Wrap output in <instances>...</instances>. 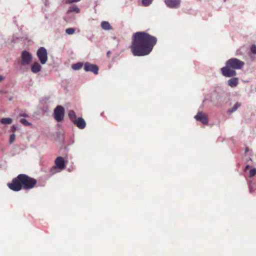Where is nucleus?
Wrapping results in <instances>:
<instances>
[{
    "mask_svg": "<svg viewBox=\"0 0 256 256\" xmlns=\"http://www.w3.org/2000/svg\"><path fill=\"white\" fill-rule=\"evenodd\" d=\"M158 42L156 36L145 32H138L133 34L130 46L135 56H144L150 54Z\"/></svg>",
    "mask_w": 256,
    "mask_h": 256,
    "instance_id": "1",
    "label": "nucleus"
},
{
    "mask_svg": "<svg viewBox=\"0 0 256 256\" xmlns=\"http://www.w3.org/2000/svg\"><path fill=\"white\" fill-rule=\"evenodd\" d=\"M37 180L26 174H20L13 179L12 183L8 184V187L14 192H20L22 190H30L34 188Z\"/></svg>",
    "mask_w": 256,
    "mask_h": 256,
    "instance_id": "2",
    "label": "nucleus"
},
{
    "mask_svg": "<svg viewBox=\"0 0 256 256\" xmlns=\"http://www.w3.org/2000/svg\"><path fill=\"white\" fill-rule=\"evenodd\" d=\"M68 117L72 122L79 129L83 130L86 127V122L82 118H78L76 112L74 110H70L68 112Z\"/></svg>",
    "mask_w": 256,
    "mask_h": 256,
    "instance_id": "3",
    "label": "nucleus"
},
{
    "mask_svg": "<svg viewBox=\"0 0 256 256\" xmlns=\"http://www.w3.org/2000/svg\"><path fill=\"white\" fill-rule=\"evenodd\" d=\"M56 166L50 169V172L54 174L65 169L66 166L64 158L62 157H58L55 160Z\"/></svg>",
    "mask_w": 256,
    "mask_h": 256,
    "instance_id": "4",
    "label": "nucleus"
},
{
    "mask_svg": "<svg viewBox=\"0 0 256 256\" xmlns=\"http://www.w3.org/2000/svg\"><path fill=\"white\" fill-rule=\"evenodd\" d=\"M226 64L234 70H241L244 65V62L236 58L230 59Z\"/></svg>",
    "mask_w": 256,
    "mask_h": 256,
    "instance_id": "5",
    "label": "nucleus"
},
{
    "mask_svg": "<svg viewBox=\"0 0 256 256\" xmlns=\"http://www.w3.org/2000/svg\"><path fill=\"white\" fill-rule=\"evenodd\" d=\"M37 56L42 64H44L47 62L48 60V52L44 48L42 47L38 49Z\"/></svg>",
    "mask_w": 256,
    "mask_h": 256,
    "instance_id": "6",
    "label": "nucleus"
},
{
    "mask_svg": "<svg viewBox=\"0 0 256 256\" xmlns=\"http://www.w3.org/2000/svg\"><path fill=\"white\" fill-rule=\"evenodd\" d=\"M54 118L58 122H62L64 119V109L60 106H58L54 112Z\"/></svg>",
    "mask_w": 256,
    "mask_h": 256,
    "instance_id": "7",
    "label": "nucleus"
},
{
    "mask_svg": "<svg viewBox=\"0 0 256 256\" xmlns=\"http://www.w3.org/2000/svg\"><path fill=\"white\" fill-rule=\"evenodd\" d=\"M221 71L222 75L226 78H232L236 75V71L226 64V66L221 69Z\"/></svg>",
    "mask_w": 256,
    "mask_h": 256,
    "instance_id": "8",
    "label": "nucleus"
},
{
    "mask_svg": "<svg viewBox=\"0 0 256 256\" xmlns=\"http://www.w3.org/2000/svg\"><path fill=\"white\" fill-rule=\"evenodd\" d=\"M22 65H26L29 64L32 62V57L30 52L24 51L22 53Z\"/></svg>",
    "mask_w": 256,
    "mask_h": 256,
    "instance_id": "9",
    "label": "nucleus"
},
{
    "mask_svg": "<svg viewBox=\"0 0 256 256\" xmlns=\"http://www.w3.org/2000/svg\"><path fill=\"white\" fill-rule=\"evenodd\" d=\"M166 5L170 8H178L180 7V0H164Z\"/></svg>",
    "mask_w": 256,
    "mask_h": 256,
    "instance_id": "10",
    "label": "nucleus"
},
{
    "mask_svg": "<svg viewBox=\"0 0 256 256\" xmlns=\"http://www.w3.org/2000/svg\"><path fill=\"white\" fill-rule=\"evenodd\" d=\"M225 92L224 88L222 86L216 87L213 94L214 95L216 96L217 100L220 102L222 100V98Z\"/></svg>",
    "mask_w": 256,
    "mask_h": 256,
    "instance_id": "11",
    "label": "nucleus"
},
{
    "mask_svg": "<svg viewBox=\"0 0 256 256\" xmlns=\"http://www.w3.org/2000/svg\"><path fill=\"white\" fill-rule=\"evenodd\" d=\"M194 118L197 121L200 122L204 124H206L208 122V116L202 112H199L197 115L194 116Z\"/></svg>",
    "mask_w": 256,
    "mask_h": 256,
    "instance_id": "12",
    "label": "nucleus"
},
{
    "mask_svg": "<svg viewBox=\"0 0 256 256\" xmlns=\"http://www.w3.org/2000/svg\"><path fill=\"white\" fill-rule=\"evenodd\" d=\"M84 70L86 72H92L96 74V66L88 62L85 64Z\"/></svg>",
    "mask_w": 256,
    "mask_h": 256,
    "instance_id": "13",
    "label": "nucleus"
},
{
    "mask_svg": "<svg viewBox=\"0 0 256 256\" xmlns=\"http://www.w3.org/2000/svg\"><path fill=\"white\" fill-rule=\"evenodd\" d=\"M228 84L231 88H234L238 84V78H231L228 80Z\"/></svg>",
    "mask_w": 256,
    "mask_h": 256,
    "instance_id": "14",
    "label": "nucleus"
},
{
    "mask_svg": "<svg viewBox=\"0 0 256 256\" xmlns=\"http://www.w3.org/2000/svg\"><path fill=\"white\" fill-rule=\"evenodd\" d=\"M42 66L38 62H34L32 67V71L34 74H36L42 70Z\"/></svg>",
    "mask_w": 256,
    "mask_h": 256,
    "instance_id": "15",
    "label": "nucleus"
},
{
    "mask_svg": "<svg viewBox=\"0 0 256 256\" xmlns=\"http://www.w3.org/2000/svg\"><path fill=\"white\" fill-rule=\"evenodd\" d=\"M101 26L102 28L104 30H113L112 27L110 26V24L108 22H102L101 24Z\"/></svg>",
    "mask_w": 256,
    "mask_h": 256,
    "instance_id": "16",
    "label": "nucleus"
},
{
    "mask_svg": "<svg viewBox=\"0 0 256 256\" xmlns=\"http://www.w3.org/2000/svg\"><path fill=\"white\" fill-rule=\"evenodd\" d=\"M242 104L239 102H237L232 108L228 110V114H232V113L236 112L238 110V108H240Z\"/></svg>",
    "mask_w": 256,
    "mask_h": 256,
    "instance_id": "17",
    "label": "nucleus"
},
{
    "mask_svg": "<svg viewBox=\"0 0 256 256\" xmlns=\"http://www.w3.org/2000/svg\"><path fill=\"white\" fill-rule=\"evenodd\" d=\"M12 122V120L10 118H4L0 120V122L3 124H10Z\"/></svg>",
    "mask_w": 256,
    "mask_h": 256,
    "instance_id": "18",
    "label": "nucleus"
},
{
    "mask_svg": "<svg viewBox=\"0 0 256 256\" xmlns=\"http://www.w3.org/2000/svg\"><path fill=\"white\" fill-rule=\"evenodd\" d=\"M84 66L83 63L82 62H78L76 64H74L72 66V68L73 70H80Z\"/></svg>",
    "mask_w": 256,
    "mask_h": 256,
    "instance_id": "19",
    "label": "nucleus"
},
{
    "mask_svg": "<svg viewBox=\"0 0 256 256\" xmlns=\"http://www.w3.org/2000/svg\"><path fill=\"white\" fill-rule=\"evenodd\" d=\"M76 12L77 14H78L80 12V10L78 6H72L70 8L68 12L70 13V12Z\"/></svg>",
    "mask_w": 256,
    "mask_h": 256,
    "instance_id": "20",
    "label": "nucleus"
},
{
    "mask_svg": "<svg viewBox=\"0 0 256 256\" xmlns=\"http://www.w3.org/2000/svg\"><path fill=\"white\" fill-rule=\"evenodd\" d=\"M154 0H142V4L144 6L147 7L150 6L153 2Z\"/></svg>",
    "mask_w": 256,
    "mask_h": 256,
    "instance_id": "21",
    "label": "nucleus"
},
{
    "mask_svg": "<svg viewBox=\"0 0 256 256\" xmlns=\"http://www.w3.org/2000/svg\"><path fill=\"white\" fill-rule=\"evenodd\" d=\"M66 33L68 35H72L74 34L75 30L73 28H67L66 31Z\"/></svg>",
    "mask_w": 256,
    "mask_h": 256,
    "instance_id": "22",
    "label": "nucleus"
},
{
    "mask_svg": "<svg viewBox=\"0 0 256 256\" xmlns=\"http://www.w3.org/2000/svg\"><path fill=\"white\" fill-rule=\"evenodd\" d=\"M256 174V168H254L250 171V178H253Z\"/></svg>",
    "mask_w": 256,
    "mask_h": 256,
    "instance_id": "23",
    "label": "nucleus"
},
{
    "mask_svg": "<svg viewBox=\"0 0 256 256\" xmlns=\"http://www.w3.org/2000/svg\"><path fill=\"white\" fill-rule=\"evenodd\" d=\"M20 122L25 126H31V124L30 123L26 120V119H22L20 120Z\"/></svg>",
    "mask_w": 256,
    "mask_h": 256,
    "instance_id": "24",
    "label": "nucleus"
},
{
    "mask_svg": "<svg viewBox=\"0 0 256 256\" xmlns=\"http://www.w3.org/2000/svg\"><path fill=\"white\" fill-rule=\"evenodd\" d=\"M254 188V184H253L252 182H250L249 184L250 192L252 193L253 189Z\"/></svg>",
    "mask_w": 256,
    "mask_h": 256,
    "instance_id": "25",
    "label": "nucleus"
},
{
    "mask_svg": "<svg viewBox=\"0 0 256 256\" xmlns=\"http://www.w3.org/2000/svg\"><path fill=\"white\" fill-rule=\"evenodd\" d=\"M15 139H16V135L14 134H12L10 136V144H12L14 142Z\"/></svg>",
    "mask_w": 256,
    "mask_h": 256,
    "instance_id": "26",
    "label": "nucleus"
},
{
    "mask_svg": "<svg viewBox=\"0 0 256 256\" xmlns=\"http://www.w3.org/2000/svg\"><path fill=\"white\" fill-rule=\"evenodd\" d=\"M250 51L252 54L256 55V46L252 45L250 48Z\"/></svg>",
    "mask_w": 256,
    "mask_h": 256,
    "instance_id": "27",
    "label": "nucleus"
},
{
    "mask_svg": "<svg viewBox=\"0 0 256 256\" xmlns=\"http://www.w3.org/2000/svg\"><path fill=\"white\" fill-rule=\"evenodd\" d=\"M80 0H68V2H66V3L71 4H72V3H74V2H78Z\"/></svg>",
    "mask_w": 256,
    "mask_h": 256,
    "instance_id": "28",
    "label": "nucleus"
},
{
    "mask_svg": "<svg viewBox=\"0 0 256 256\" xmlns=\"http://www.w3.org/2000/svg\"><path fill=\"white\" fill-rule=\"evenodd\" d=\"M16 130H17V128L16 126H14L12 127V132H16Z\"/></svg>",
    "mask_w": 256,
    "mask_h": 256,
    "instance_id": "29",
    "label": "nucleus"
},
{
    "mask_svg": "<svg viewBox=\"0 0 256 256\" xmlns=\"http://www.w3.org/2000/svg\"><path fill=\"white\" fill-rule=\"evenodd\" d=\"M250 167V166L249 165H247L245 168L244 171L248 170L249 169Z\"/></svg>",
    "mask_w": 256,
    "mask_h": 256,
    "instance_id": "30",
    "label": "nucleus"
},
{
    "mask_svg": "<svg viewBox=\"0 0 256 256\" xmlns=\"http://www.w3.org/2000/svg\"><path fill=\"white\" fill-rule=\"evenodd\" d=\"M4 80V77L0 76V82H2Z\"/></svg>",
    "mask_w": 256,
    "mask_h": 256,
    "instance_id": "31",
    "label": "nucleus"
},
{
    "mask_svg": "<svg viewBox=\"0 0 256 256\" xmlns=\"http://www.w3.org/2000/svg\"><path fill=\"white\" fill-rule=\"evenodd\" d=\"M111 54V52L110 51H108L107 53L108 56H110V54Z\"/></svg>",
    "mask_w": 256,
    "mask_h": 256,
    "instance_id": "32",
    "label": "nucleus"
},
{
    "mask_svg": "<svg viewBox=\"0 0 256 256\" xmlns=\"http://www.w3.org/2000/svg\"><path fill=\"white\" fill-rule=\"evenodd\" d=\"M249 150L248 148H246V152L247 153L248 152Z\"/></svg>",
    "mask_w": 256,
    "mask_h": 256,
    "instance_id": "33",
    "label": "nucleus"
},
{
    "mask_svg": "<svg viewBox=\"0 0 256 256\" xmlns=\"http://www.w3.org/2000/svg\"><path fill=\"white\" fill-rule=\"evenodd\" d=\"M99 70V68L97 66V69H96V70H97V74H98V71Z\"/></svg>",
    "mask_w": 256,
    "mask_h": 256,
    "instance_id": "34",
    "label": "nucleus"
},
{
    "mask_svg": "<svg viewBox=\"0 0 256 256\" xmlns=\"http://www.w3.org/2000/svg\"><path fill=\"white\" fill-rule=\"evenodd\" d=\"M206 100H204L203 102H206Z\"/></svg>",
    "mask_w": 256,
    "mask_h": 256,
    "instance_id": "35",
    "label": "nucleus"
},
{
    "mask_svg": "<svg viewBox=\"0 0 256 256\" xmlns=\"http://www.w3.org/2000/svg\"><path fill=\"white\" fill-rule=\"evenodd\" d=\"M224 2H226V0H223Z\"/></svg>",
    "mask_w": 256,
    "mask_h": 256,
    "instance_id": "36",
    "label": "nucleus"
}]
</instances>
